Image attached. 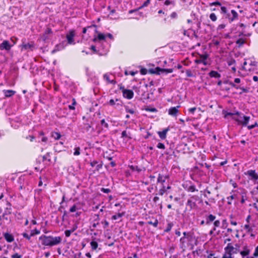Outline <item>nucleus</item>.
<instances>
[{"label":"nucleus","mask_w":258,"mask_h":258,"mask_svg":"<svg viewBox=\"0 0 258 258\" xmlns=\"http://www.w3.org/2000/svg\"><path fill=\"white\" fill-rule=\"evenodd\" d=\"M39 239L41 244L44 246H53L61 243L62 239L60 236L53 237L42 235L39 237Z\"/></svg>","instance_id":"1"},{"label":"nucleus","mask_w":258,"mask_h":258,"mask_svg":"<svg viewBox=\"0 0 258 258\" xmlns=\"http://www.w3.org/2000/svg\"><path fill=\"white\" fill-rule=\"evenodd\" d=\"M236 115L232 117V119L236 121L238 125H242L243 126H247L250 117L246 116L243 113L238 111L236 112Z\"/></svg>","instance_id":"2"},{"label":"nucleus","mask_w":258,"mask_h":258,"mask_svg":"<svg viewBox=\"0 0 258 258\" xmlns=\"http://www.w3.org/2000/svg\"><path fill=\"white\" fill-rule=\"evenodd\" d=\"M225 252L222 258H232V254L236 253V249L231 243H228L224 248Z\"/></svg>","instance_id":"3"},{"label":"nucleus","mask_w":258,"mask_h":258,"mask_svg":"<svg viewBox=\"0 0 258 258\" xmlns=\"http://www.w3.org/2000/svg\"><path fill=\"white\" fill-rule=\"evenodd\" d=\"M87 28L88 29L96 28V26L92 25V26L88 27ZM95 31L96 32V33L97 34V35H94V38L93 39V42H96L98 41H102V40H105L106 35L104 34L98 32L96 29H95Z\"/></svg>","instance_id":"4"},{"label":"nucleus","mask_w":258,"mask_h":258,"mask_svg":"<svg viewBox=\"0 0 258 258\" xmlns=\"http://www.w3.org/2000/svg\"><path fill=\"white\" fill-rule=\"evenodd\" d=\"M246 175L249 177V179L256 181L258 179V174L255 172L254 170H249L244 173Z\"/></svg>","instance_id":"5"},{"label":"nucleus","mask_w":258,"mask_h":258,"mask_svg":"<svg viewBox=\"0 0 258 258\" xmlns=\"http://www.w3.org/2000/svg\"><path fill=\"white\" fill-rule=\"evenodd\" d=\"M75 35V31L74 30H71L67 34L66 38L68 41V43L69 44H74V37Z\"/></svg>","instance_id":"6"},{"label":"nucleus","mask_w":258,"mask_h":258,"mask_svg":"<svg viewBox=\"0 0 258 258\" xmlns=\"http://www.w3.org/2000/svg\"><path fill=\"white\" fill-rule=\"evenodd\" d=\"M122 92L123 96L127 99H131L134 97V92L131 90L122 89Z\"/></svg>","instance_id":"7"},{"label":"nucleus","mask_w":258,"mask_h":258,"mask_svg":"<svg viewBox=\"0 0 258 258\" xmlns=\"http://www.w3.org/2000/svg\"><path fill=\"white\" fill-rule=\"evenodd\" d=\"M103 79L108 83L115 84L116 83L114 79V77L111 74L106 73L103 75Z\"/></svg>","instance_id":"8"},{"label":"nucleus","mask_w":258,"mask_h":258,"mask_svg":"<svg viewBox=\"0 0 258 258\" xmlns=\"http://www.w3.org/2000/svg\"><path fill=\"white\" fill-rule=\"evenodd\" d=\"M180 107L179 105H178L176 107H170L168 111V114L173 116L176 117L179 112L178 108Z\"/></svg>","instance_id":"9"},{"label":"nucleus","mask_w":258,"mask_h":258,"mask_svg":"<svg viewBox=\"0 0 258 258\" xmlns=\"http://www.w3.org/2000/svg\"><path fill=\"white\" fill-rule=\"evenodd\" d=\"M169 178L168 174H163L159 173L157 178V182L161 183V185H164V183L166 180Z\"/></svg>","instance_id":"10"},{"label":"nucleus","mask_w":258,"mask_h":258,"mask_svg":"<svg viewBox=\"0 0 258 258\" xmlns=\"http://www.w3.org/2000/svg\"><path fill=\"white\" fill-rule=\"evenodd\" d=\"M250 250L247 247H244L243 249L240 251V253L242 258H253V256H249Z\"/></svg>","instance_id":"11"},{"label":"nucleus","mask_w":258,"mask_h":258,"mask_svg":"<svg viewBox=\"0 0 258 258\" xmlns=\"http://www.w3.org/2000/svg\"><path fill=\"white\" fill-rule=\"evenodd\" d=\"M208 57V55L206 54L201 55L200 56V58L199 59H196L195 60V63H203L205 66H207L208 64V62L207 61V59Z\"/></svg>","instance_id":"12"},{"label":"nucleus","mask_w":258,"mask_h":258,"mask_svg":"<svg viewBox=\"0 0 258 258\" xmlns=\"http://www.w3.org/2000/svg\"><path fill=\"white\" fill-rule=\"evenodd\" d=\"M12 45L10 44L9 41L4 40L0 45V49L1 50H10Z\"/></svg>","instance_id":"13"},{"label":"nucleus","mask_w":258,"mask_h":258,"mask_svg":"<svg viewBox=\"0 0 258 258\" xmlns=\"http://www.w3.org/2000/svg\"><path fill=\"white\" fill-rule=\"evenodd\" d=\"M192 198H194V197H192L191 199H188L186 203V209H187V208H189V211H190L192 209L194 208L196 206V203L195 201H193L192 199Z\"/></svg>","instance_id":"14"},{"label":"nucleus","mask_w":258,"mask_h":258,"mask_svg":"<svg viewBox=\"0 0 258 258\" xmlns=\"http://www.w3.org/2000/svg\"><path fill=\"white\" fill-rule=\"evenodd\" d=\"M52 33V31L51 29L50 28H47L45 30L44 34H43V36L42 37V39L44 41H46V40H48V39H49L50 36Z\"/></svg>","instance_id":"15"},{"label":"nucleus","mask_w":258,"mask_h":258,"mask_svg":"<svg viewBox=\"0 0 258 258\" xmlns=\"http://www.w3.org/2000/svg\"><path fill=\"white\" fill-rule=\"evenodd\" d=\"M231 13L232 15V16H231L230 18H229V22L230 23H232L234 20L238 19V15L237 13L236 12V11L234 10H232L231 11Z\"/></svg>","instance_id":"16"},{"label":"nucleus","mask_w":258,"mask_h":258,"mask_svg":"<svg viewBox=\"0 0 258 258\" xmlns=\"http://www.w3.org/2000/svg\"><path fill=\"white\" fill-rule=\"evenodd\" d=\"M34 47L33 43H23L22 44V49L24 50H32Z\"/></svg>","instance_id":"17"},{"label":"nucleus","mask_w":258,"mask_h":258,"mask_svg":"<svg viewBox=\"0 0 258 258\" xmlns=\"http://www.w3.org/2000/svg\"><path fill=\"white\" fill-rule=\"evenodd\" d=\"M169 127H167L161 132H158V134L159 135V137L162 140L165 139L166 138V134L169 131Z\"/></svg>","instance_id":"18"},{"label":"nucleus","mask_w":258,"mask_h":258,"mask_svg":"<svg viewBox=\"0 0 258 258\" xmlns=\"http://www.w3.org/2000/svg\"><path fill=\"white\" fill-rule=\"evenodd\" d=\"M90 165L92 167H95V170L96 171H99L102 167L101 164H98L96 161H93L90 163Z\"/></svg>","instance_id":"19"},{"label":"nucleus","mask_w":258,"mask_h":258,"mask_svg":"<svg viewBox=\"0 0 258 258\" xmlns=\"http://www.w3.org/2000/svg\"><path fill=\"white\" fill-rule=\"evenodd\" d=\"M4 237L8 242H12L14 240V236L9 233H5L4 234Z\"/></svg>","instance_id":"20"},{"label":"nucleus","mask_w":258,"mask_h":258,"mask_svg":"<svg viewBox=\"0 0 258 258\" xmlns=\"http://www.w3.org/2000/svg\"><path fill=\"white\" fill-rule=\"evenodd\" d=\"M5 96L6 97H10L14 95L16 92L12 90H3Z\"/></svg>","instance_id":"21"},{"label":"nucleus","mask_w":258,"mask_h":258,"mask_svg":"<svg viewBox=\"0 0 258 258\" xmlns=\"http://www.w3.org/2000/svg\"><path fill=\"white\" fill-rule=\"evenodd\" d=\"M11 209L10 207H7L6 209L7 211L5 212V213L3 214L2 216L3 219H5L6 220H9L10 222L11 221V220L9 218H8L7 216L8 215L11 214Z\"/></svg>","instance_id":"22"},{"label":"nucleus","mask_w":258,"mask_h":258,"mask_svg":"<svg viewBox=\"0 0 258 258\" xmlns=\"http://www.w3.org/2000/svg\"><path fill=\"white\" fill-rule=\"evenodd\" d=\"M249 60H245L244 62H243V66H242V69L246 71H253V68H249L248 66H247V64L248 63L249 64Z\"/></svg>","instance_id":"23"},{"label":"nucleus","mask_w":258,"mask_h":258,"mask_svg":"<svg viewBox=\"0 0 258 258\" xmlns=\"http://www.w3.org/2000/svg\"><path fill=\"white\" fill-rule=\"evenodd\" d=\"M209 75L211 77H213V78H219L221 77L220 74H219L217 72L215 71H211L209 73Z\"/></svg>","instance_id":"24"},{"label":"nucleus","mask_w":258,"mask_h":258,"mask_svg":"<svg viewBox=\"0 0 258 258\" xmlns=\"http://www.w3.org/2000/svg\"><path fill=\"white\" fill-rule=\"evenodd\" d=\"M186 242V237H182L180 239V246L182 249H184L185 247V243Z\"/></svg>","instance_id":"25"},{"label":"nucleus","mask_w":258,"mask_h":258,"mask_svg":"<svg viewBox=\"0 0 258 258\" xmlns=\"http://www.w3.org/2000/svg\"><path fill=\"white\" fill-rule=\"evenodd\" d=\"M156 70L158 71V73L160 74V72H165L166 73H171L173 72V70L172 69H160L159 68H157Z\"/></svg>","instance_id":"26"},{"label":"nucleus","mask_w":258,"mask_h":258,"mask_svg":"<svg viewBox=\"0 0 258 258\" xmlns=\"http://www.w3.org/2000/svg\"><path fill=\"white\" fill-rule=\"evenodd\" d=\"M173 226V223L172 222H169L167 224L166 228L164 229V232H169L171 229H172V227Z\"/></svg>","instance_id":"27"},{"label":"nucleus","mask_w":258,"mask_h":258,"mask_svg":"<svg viewBox=\"0 0 258 258\" xmlns=\"http://www.w3.org/2000/svg\"><path fill=\"white\" fill-rule=\"evenodd\" d=\"M51 137L53 138L55 140H57L60 138L61 135L57 132H52L51 133Z\"/></svg>","instance_id":"28"},{"label":"nucleus","mask_w":258,"mask_h":258,"mask_svg":"<svg viewBox=\"0 0 258 258\" xmlns=\"http://www.w3.org/2000/svg\"><path fill=\"white\" fill-rule=\"evenodd\" d=\"M90 245L92 250L96 249L98 245V243L95 240H92L90 242Z\"/></svg>","instance_id":"29"},{"label":"nucleus","mask_w":258,"mask_h":258,"mask_svg":"<svg viewBox=\"0 0 258 258\" xmlns=\"http://www.w3.org/2000/svg\"><path fill=\"white\" fill-rule=\"evenodd\" d=\"M166 191V186L164 185H163L161 188L159 190L158 194L160 196H163Z\"/></svg>","instance_id":"30"},{"label":"nucleus","mask_w":258,"mask_h":258,"mask_svg":"<svg viewBox=\"0 0 258 258\" xmlns=\"http://www.w3.org/2000/svg\"><path fill=\"white\" fill-rule=\"evenodd\" d=\"M124 213H118L116 215H113L112 216V219H113L114 220H117V219H119V218L122 217L124 215Z\"/></svg>","instance_id":"31"},{"label":"nucleus","mask_w":258,"mask_h":258,"mask_svg":"<svg viewBox=\"0 0 258 258\" xmlns=\"http://www.w3.org/2000/svg\"><path fill=\"white\" fill-rule=\"evenodd\" d=\"M245 41L243 38H239L236 41V43L239 45V46H242L243 44H244Z\"/></svg>","instance_id":"32"},{"label":"nucleus","mask_w":258,"mask_h":258,"mask_svg":"<svg viewBox=\"0 0 258 258\" xmlns=\"http://www.w3.org/2000/svg\"><path fill=\"white\" fill-rule=\"evenodd\" d=\"M257 66V62L255 61L249 60V68H253V71L254 70V67Z\"/></svg>","instance_id":"33"},{"label":"nucleus","mask_w":258,"mask_h":258,"mask_svg":"<svg viewBox=\"0 0 258 258\" xmlns=\"http://www.w3.org/2000/svg\"><path fill=\"white\" fill-rule=\"evenodd\" d=\"M91 49L94 52V53H98V54H99L100 55H103V54H102L101 53H100L99 52V49H96V47L94 45H92L91 46Z\"/></svg>","instance_id":"34"},{"label":"nucleus","mask_w":258,"mask_h":258,"mask_svg":"<svg viewBox=\"0 0 258 258\" xmlns=\"http://www.w3.org/2000/svg\"><path fill=\"white\" fill-rule=\"evenodd\" d=\"M148 224L153 225L154 227H157L158 224V221L157 219H155L154 222L148 221Z\"/></svg>","instance_id":"35"},{"label":"nucleus","mask_w":258,"mask_h":258,"mask_svg":"<svg viewBox=\"0 0 258 258\" xmlns=\"http://www.w3.org/2000/svg\"><path fill=\"white\" fill-rule=\"evenodd\" d=\"M79 209L78 206H77L76 204H74L70 209V212L74 213L77 210Z\"/></svg>","instance_id":"36"},{"label":"nucleus","mask_w":258,"mask_h":258,"mask_svg":"<svg viewBox=\"0 0 258 258\" xmlns=\"http://www.w3.org/2000/svg\"><path fill=\"white\" fill-rule=\"evenodd\" d=\"M209 17L210 19L213 22H215L217 19V16L215 13H211Z\"/></svg>","instance_id":"37"},{"label":"nucleus","mask_w":258,"mask_h":258,"mask_svg":"<svg viewBox=\"0 0 258 258\" xmlns=\"http://www.w3.org/2000/svg\"><path fill=\"white\" fill-rule=\"evenodd\" d=\"M40 233V231L39 230L36 229L31 230L30 235L32 236H34L36 234H38Z\"/></svg>","instance_id":"38"},{"label":"nucleus","mask_w":258,"mask_h":258,"mask_svg":"<svg viewBox=\"0 0 258 258\" xmlns=\"http://www.w3.org/2000/svg\"><path fill=\"white\" fill-rule=\"evenodd\" d=\"M130 135V134H127L125 131H123L121 133V138H128L129 139H131Z\"/></svg>","instance_id":"39"},{"label":"nucleus","mask_w":258,"mask_h":258,"mask_svg":"<svg viewBox=\"0 0 258 258\" xmlns=\"http://www.w3.org/2000/svg\"><path fill=\"white\" fill-rule=\"evenodd\" d=\"M216 218V217L212 214L210 215L207 218V223L213 221Z\"/></svg>","instance_id":"40"},{"label":"nucleus","mask_w":258,"mask_h":258,"mask_svg":"<svg viewBox=\"0 0 258 258\" xmlns=\"http://www.w3.org/2000/svg\"><path fill=\"white\" fill-rule=\"evenodd\" d=\"M74 231V229L67 230L65 231L64 233L66 237H69L71 234Z\"/></svg>","instance_id":"41"},{"label":"nucleus","mask_w":258,"mask_h":258,"mask_svg":"<svg viewBox=\"0 0 258 258\" xmlns=\"http://www.w3.org/2000/svg\"><path fill=\"white\" fill-rule=\"evenodd\" d=\"M101 124L106 128H108L109 127L108 124L107 122H106L104 119H103L101 120Z\"/></svg>","instance_id":"42"},{"label":"nucleus","mask_w":258,"mask_h":258,"mask_svg":"<svg viewBox=\"0 0 258 258\" xmlns=\"http://www.w3.org/2000/svg\"><path fill=\"white\" fill-rule=\"evenodd\" d=\"M74 150H75V152L74 153V155L75 156H78V155H79L80 154V147H76V148H75Z\"/></svg>","instance_id":"43"},{"label":"nucleus","mask_w":258,"mask_h":258,"mask_svg":"<svg viewBox=\"0 0 258 258\" xmlns=\"http://www.w3.org/2000/svg\"><path fill=\"white\" fill-rule=\"evenodd\" d=\"M226 25L224 24H221L218 25L217 28V30L218 32L220 31L222 29H223L225 28Z\"/></svg>","instance_id":"44"},{"label":"nucleus","mask_w":258,"mask_h":258,"mask_svg":"<svg viewBox=\"0 0 258 258\" xmlns=\"http://www.w3.org/2000/svg\"><path fill=\"white\" fill-rule=\"evenodd\" d=\"M220 225V221L219 220H216L214 222V228H213V230H216V227H219Z\"/></svg>","instance_id":"45"},{"label":"nucleus","mask_w":258,"mask_h":258,"mask_svg":"<svg viewBox=\"0 0 258 258\" xmlns=\"http://www.w3.org/2000/svg\"><path fill=\"white\" fill-rule=\"evenodd\" d=\"M247 127L249 130H250L255 127H258V123L255 122L253 124L248 125Z\"/></svg>","instance_id":"46"},{"label":"nucleus","mask_w":258,"mask_h":258,"mask_svg":"<svg viewBox=\"0 0 258 258\" xmlns=\"http://www.w3.org/2000/svg\"><path fill=\"white\" fill-rule=\"evenodd\" d=\"M236 115V112L235 113H232V112H226L225 114L224 117L225 118L228 117V116H231V117H233L234 116Z\"/></svg>","instance_id":"47"},{"label":"nucleus","mask_w":258,"mask_h":258,"mask_svg":"<svg viewBox=\"0 0 258 258\" xmlns=\"http://www.w3.org/2000/svg\"><path fill=\"white\" fill-rule=\"evenodd\" d=\"M49 157H50V153H47L46 155H45L43 156V161L48 160L49 161L50 160V159L49 158Z\"/></svg>","instance_id":"48"},{"label":"nucleus","mask_w":258,"mask_h":258,"mask_svg":"<svg viewBox=\"0 0 258 258\" xmlns=\"http://www.w3.org/2000/svg\"><path fill=\"white\" fill-rule=\"evenodd\" d=\"M118 101L119 100L118 99H116L115 100L113 99H110L109 101V104L111 106H114L115 105V102Z\"/></svg>","instance_id":"49"},{"label":"nucleus","mask_w":258,"mask_h":258,"mask_svg":"<svg viewBox=\"0 0 258 258\" xmlns=\"http://www.w3.org/2000/svg\"><path fill=\"white\" fill-rule=\"evenodd\" d=\"M125 111H126V112L130 113H131V114H134V112H135V111H134V109H130V108H129V107H127V106H125Z\"/></svg>","instance_id":"50"},{"label":"nucleus","mask_w":258,"mask_h":258,"mask_svg":"<svg viewBox=\"0 0 258 258\" xmlns=\"http://www.w3.org/2000/svg\"><path fill=\"white\" fill-rule=\"evenodd\" d=\"M76 102L75 101V99H73V103L72 104V105H69V107L70 109L71 110H74L75 109V107L74 106L76 105Z\"/></svg>","instance_id":"51"},{"label":"nucleus","mask_w":258,"mask_h":258,"mask_svg":"<svg viewBox=\"0 0 258 258\" xmlns=\"http://www.w3.org/2000/svg\"><path fill=\"white\" fill-rule=\"evenodd\" d=\"M221 13L225 14L227 13V10L225 7L222 6L221 7Z\"/></svg>","instance_id":"52"},{"label":"nucleus","mask_w":258,"mask_h":258,"mask_svg":"<svg viewBox=\"0 0 258 258\" xmlns=\"http://www.w3.org/2000/svg\"><path fill=\"white\" fill-rule=\"evenodd\" d=\"M22 235H23V236L24 238H26L27 239H28V240H29V241L30 240L31 237V235H30H30H29V234H27V233H22Z\"/></svg>","instance_id":"53"},{"label":"nucleus","mask_w":258,"mask_h":258,"mask_svg":"<svg viewBox=\"0 0 258 258\" xmlns=\"http://www.w3.org/2000/svg\"><path fill=\"white\" fill-rule=\"evenodd\" d=\"M229 84L231 87H234V88H235V89H238V88H239V86L236 85L235 84V83H234V82H229Z\"/></svg>","instance_id":"54"},{"label":"nucleus","mask_w":258,"mask_h":258,"mask_svg":"<svg viewBox=\"0 0 258 258\" xmlns=\"http://www.w3.org/2000/svg\"><path fill=\"white\" fill-rule=\"evenodd\" d=\"M157 147L159 149H165V145H164V144L162 143H159L158 144H157Z\"/></svg>","instance_id":"55"},{"label":"nucleus","mask_w":258,"mask_h":258,"mask_svg":"<svg viewBox=\"0 0 258 258\" xmlns=\"http://www.w3.org/2000/svg\"><path fill=\"white\" fill-rule=\"evenodd\" d=\"M196 190V188L195 186H194V185H191L188 188V191L194 192Z\"/></svg>","instance_id":"56"},{"label":"nucleus","mask_w":258,"mask_h":258,"mask_svg":"<svg viewBox=\"0 0 258 258\" xmlns=\"http://www.w3.org/2000/svg\"><path fill=\"white\" fill-rule=\"evenodd\" d=\"M12 258H22V255L18 254V253H15L12 255Z\"/></svg>","instance_id":"57"},{"label":"nucleus","mask_w":258,"mask_h":258,"mask_svg":"<svg viewBox=\"0 0 258 258\" xmlns=\"http://www.w3.org/2000/svg\"><path fill=\"white\" fill-rule=\"evenodd\" d=\"M252 256H253V258L254 257H257L258 256V246H257L254 250V252L253 254V255Z\"/></svg>","instance_id":"58"},{"label":"nucleus","mask_w":258,"mask_h":258,"mask_svg":"<svg viewBox=\"0 0 258 258\" xmlns=\"http://www.w3.org/2000/svg\"><path fill=\"white\" fill-rule=\"evenodd\" d=\"M210 6H221V4L219 2L216 1V2H213L212 3H210Z\"/></svg>","instance_id":"59"},{"label":"nucleus","mask_w":258,"mask_h":258,"mask_svg":"<svg viewBox=\"0 0 258 258\" xmlns=\"http://www.w3.org/2000/svg\"><path fill=\"white\" fill-rule=\"evenodd\" d=\"M234 198V196L232 195L229 197L227 198V199L228 200V204L229 205H231L232 204L231 201Z\"/></svg>","instance_id":"60"},{"label":"nucleus","mask_w":258,"mask_h":258,"mask_svg":"<svg viewBox=\"0 0 258 258\" xmlns=\"http://www.w3.org/2000/svg\"><path fill=\"white\" fill-rule=\"evenodd\" d=\"M150 0H146L141 7V8H143L148 6V5L150 4Z\"/></svg>","instance_id":"61"},{"label":"nucleus","mask_w":258,"mask_h":258,"mask_svg":"<svg viewBox=\"0 0 258 258\" xmlns=\"http://www.w3.org/2000/svg\"><path fill=\"white\" fill-rule=\"evenodd\" d=\"M244 229L248 232L251 231L252 230V228L250 227L248 224H246L244 225Z\"/></svg>","instance_id":"62"},{"label":"nucleus","mask_w":258,"mask_h":258,"mask_svg":"<svg viewBox=\"0 0 258 258\" xmlns=\"http://www.w3.org/2000/svg\"><path fill=\"white\" fill-rule=\"evenodd\" d=\"M186 75L187 77H191L192 76V74L190 70H187L185 72Z\"/></svg>","instance_id":"63"},{"label":"nucleus","mask_w":258,"mask_h":258,"mask_svg":"<svg viewBox=\"0 0 258 258\" xmlns=\"http://www.w3.org/2000/svg\"><path fill=\"white\" fill-rule=\"evenodd\" d=\"M101 223L104 225V228H106L109 226V223L106 220H104V221H102Z\"/></svg>","instance_id":"64"}]
</instances>
